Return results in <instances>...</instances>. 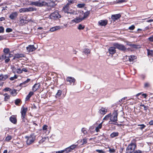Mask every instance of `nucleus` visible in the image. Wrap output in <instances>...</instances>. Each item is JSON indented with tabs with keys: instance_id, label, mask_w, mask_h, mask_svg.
<instances>
[{
	"instance_id": "58",
	"label": "nucleus",
	"mask_w": 153,
	"mask_h": 153,
	"mask_svg": "<svg viewBox=\"0 0 153 153\" xmlns=\"http://www.w3.org/2000/svg\"><path fill=\"white\" fill-rule=\"evenodd\" d=\"M65 151V149L64 150H62L59 151H56V153H64Z\"/></svg>"
},
{
	"instance_id": "13",
	"label": "nucleus",
	"mask_w": 153,
	"mask_h": 153,
	"mask_svg": "<svg viewBox=\"0 0 153 153\" xmlns=\"http://www.w3.org/2000/svg\"><path fill=\"white\" fill-rule=\"evenodd\" d=\"M66 80L67 82H69L70 84H71L72 83H73V85L75 82V80L74 78L72 77H67L66 79Z\"/></svg>"
},
{
	"instance_id": "45",
	"label": "nucleus",
	"mask_w": 153,
	"mask_h": 153,
	"mask_svg": "<svg viewBox=\"0 0 153 153\" xmlns=\"http://www.w3.org/2000/svg\"><path fill=\"white\" fill-rule=\"evenodd\" d=\"M4 53L8 54L10 50L8 48H5L4 50Z\"/></svg>"
},
{
	"instance_id": "11",
	"label": "nucleus",
	"mask_w": 153,
	"mask_h": 153,
	"mask_svg": "<svg viewBox=\"0 0 153 153\" xmlns=\"http://www.w3.org/2000/svg\"><path fill=\"white\" fill-rule=\"evenodd\" d=\"M36 48L33 45H30L26 47V49L29 52H33L35 51Z\"/></svg>"
},
{
	"instance_id": "50",
	"label": "nucleus",
	"mask_w": 153,
	"mask_h": 153,
	"mask_svg": "<svg viewBox=\"0 0 153 153\" xmlns=\"http://www.w3.org/2000/svg\"><path fill=\"white\" fill-rule=\"evenodd\" d=\"M109 152L110 153H115V150L114 149L109 148Z\"/></svg>"
},
{
	"instance_id": "8",
	"label": "nucleus",
	"mask_w": 153,
	"mask_h": 153,
	"mask_svg": "<svg viewBox=\"0 0 153 153\" xmlns=\"http://www.w3.org/2000/svg\"><path fill=\"white\" fill-rule=\"evenodd\" d=\"M50 17L51 18L56 19L60 18L61 16L57 11H55L51 14Z\"/></svg>"
},
{
	"instance_id": "28",
	"label": "nucleus",
	"mask_w": 153,
	"mask_h": 153,
	"mask_svg": "<svg viewBox=\"0 0 153 153\" xmlns=\"http://www.w3.org/2000/svg\"><path fill=\"white\" fill-rule=\"evenodd\" d=\"M8 76L7 75H3L2 74L0 75V80L4 81L7 79Z\"/></svg>"
},
{
	"instance_id": "1",
	"label": "nucleus",
	"mask_w": 153,
	"mask_h": 153,
	"mask_svg": "<svg viewBox=\"0 0 153 153\" xmlns=\"http://www.w3.org/2000/svg\"><path fill=\"white\" fill-rule=\"evenodd\" d=\"M118 114L117 111H115L110 117V120L109 121V123L111 124H115L114 123L117 120Z\"/></svg>"
},
{
	"instance_id": "59",
	"label": "nucleus",
	"mask_w": 153,
	"mask_h": 153,
	"mask_svg": "<svg viewBox=\"0 0 153 153\" xmlns=\"http://www.w3.org/2000/svg\"><path fill=\"white\" fill-rule=\"evenodd\" d=\"M12 29L10 28H7L6 29V31L7 32H12Z\"/></svg>"
},
{
	"instance_id": "46",
	"label": "nucleus",
	"mask_w": 153,
	"mask_h": 153,
	"mask_svg": "<svg viewBox=\"0 0 153 153\" xmlns=\"http://www.w3.org/2000/svg\"><path fill=\"white\" fill-rule=\"evenodd\" d=\"M138 126H140V127L139 128L142 130L146 127V126L144 124H139L138 125Z\"/></svg>"
},
{
	"instance_id": "21",
	"label": "nucleus",
	"mask_w": 153,
	"mask_h": 153,
	"mask_svg": "<svg viewBox=\"0 0 153 153\" xmlns=\"http://www.w3.org/2000/svg\"><path fill=\"white\" fill-rule=\"evenodd\" d=\"M40 86V85L39 83L35 84L33 86L32 90L33 92H35L39 88Z\"/></svg>"
},
{
	"instance_id": "56",
	"label": "nucleus",
	"mask_w": 153,
	"mask_h": 153,
	"mask_svg": "<svg viewBox=\"0 0 153 153\" xmlns=\"http://www.w3.org/2000/svg\"><path fill=\"white\" fill-rule=\"evenodd\" d=\"M127 0H118L117 1V3H122L126 2Z\"/></svg>"
},
{
	"instance_id": "57",
	"label": "nucleus",
	"mask_w": 153,
	"mask_h": 153,
	"mask_svg": "<svg viewBox=\"0 0 153 153\" xmlns=\"http://www.w3.org/2000/svg\"><path fill=\"white\" fill-rule=\"evenodd\" d=\"M96 151L99 153H104V152L102 150L97 149Z\"/></svg>"
},
{
	"instance_id": "54",
	"label": "nucleus",
	"mask_w": 153,
	"mask_h": 153,
	"mask_svg": "<svg viewBox=\"0 0 153 153\" xmlns=\"http://www.w3.org/2000/svg\"><path fill=\"white\" fill-rule=\"evenodd\" d=\"M17 78V76L16 75H15L13 77H11L10 78V80H13L15 79H16Z\"/></svg>"
},
{
	"instance_id": "48",
	"label": "nucleus",
	"mask_w": 153,
	"mask_h": 153,
	"mask_svg": "<svg viewBox=\"0 0 153 153\" xmlns=\"http://www.w3.org/2000/svg\"><path fill=\"white\" fill-rule=\"evenodd\" d=\"M12 139V137L10 136H7L5 138V140L6 141H8Z\"/></svg>"
},
{
	"instance_id": "49",
	"label": "nucleus",
	"mask_w": 153,
	"mask_h": 153,
	"mask_svg": "<svg viewBox=\"0 0 153 153\" xmlns=\"http://www.w3.org/2000/svg\"><path fill=\"white\" fill-rule=\"evenodd\" d=\"M16 72L18 74H21L22 72V71L20 68H18L16 70Z\"/></svg>"
},
{
	"instance_id": "36",
	"label": "nucleus",
	"mask_w": 153,
	"mask_h": 153,
	"mask_svg": "<svg viewBox=\"0 0 153 153\" xmlns=\"http://www.w3.org/2000/svg\"><path fill=\"white\" fill-rule=\"evenodd\" d=\"M7 57H8V54H5V53H4V54H3L0 57V59H6Z\"/></svg>"
},
{
	"instance_id": "20",
	"label": "nucleus",
	"mask_w": 153,
	"mask_h": 153,
	"mask_svg": "<svg viewBox=\"0 0 153 153\" xmlns=\"http://www.w3.org/2000/svg\"><path fill=\"white\" fill-rule=\"evenodd\" d=\"M18 15L17 12H15L11 13L9 16V18L11 19H14Z\"/></svg>"
},
{
	"instance_id": "40",
	"label": "nucleus",
	"mask_w": 153,
	"mask_h": 153,
	"mask_svg": "<svg viewBox=\"0 0 153 153\" xmlns=\"http://www.w3.org/2000/svg\"><path fill=\"white\" fill-rule=\"evenodd\" d=\"M85 28V26L81 24H79L78 25V29L79 30H83Z\"/></svg>"
},
{
	"instance_id": "30",
	"label": "nucleus",
	"mask_w": 153,
	"mask_h": 153,
	"mask_svg": "<svg viewBox=\"0 0 153 153\" xmlns=\"http://www.w3.org/2000/svg\"><path fill=\"white\" fill-rule=\"evenodd\" d=\"M103 122L100 123L98 126L96 128L95 130L97 132L99 131V129L102 128V124Z\"/></svg>"
},
{
	"instance_id": "31",
	"label": "nucleus",
	"mask_w": 153,
	"mask_h": 153,
	"mask_svg": "<svg viewBox=\"0 0 153 153\" xmlns=\"http://www.w3.org/2000/svg\"><path fill=\"white\" fill-rule=\"evenodd\" d=\"M33 94V92H30L29 94L26 96L25 100H27Z\"/></svg>"
},
{
	"instance_id": "64",
	"label": "nucleus",
	"mask_w": 153,
	"mask_h": 153,
	"mask_svg": "<svg viewBox=\"0 0 153 153\" xmlns=\"http://www.w3.org/2000/svg\"><path fill=\"white\" fill-rule=\"evenodd\" d=\"M149 84L148 83H146L144 84V86L146 87H148L149 86Z\"/></svg>"
},
{
	"instance_id": "37",
	"label": "nucleus",
	"mask_w": 153,
	"mask_h": 153,
	"mask_svg": "<svg viewBox=\"0 0 153 153\" xmlns=\"http://www.w3.org/2000/svg\"><path fill=\"white\" fill-rule=\"evenodd\" d=\"M85 5V4L84 3H80L78 4L77 6L79 8H82Z\"/></svg>"
},
{
	"instance_id": "4",
	"label": "nucleus",
	"mask_w": 153,
	"mask_h": 153,
	"mask_svg": "<svg viewBox=\"0 0 153 153\" xmlns=\"http://www.w3.org/2000/svg\"><path fill=\"white\" fill-rule=\"evenodd\" d=\"M34 20H32L31 19H28L27 17L26 16L24 19H21L19 21V22L21 25H23L28 23L29 22H34Z\"/></svg>"
},
{
	"instance_id": "23",
	"label": "nucleus",
	"mask_w": 153,
	"mask_h": 153,
	"mask_svg": "<svg viewBox=\"0 0 153 153\" xmlns=\"http://www.w3.org/2000/svg\"><path fill=\"white\" fill-rule=\"evenodd\" d=\"M82 15H83V16H82V18H83V19L86 18L87 16L89 15L90 14V11H87L85 13H83V11H82Z\"/></svg>"
},
{
	"instance_id": "25",
	"label": "nucleus",
	"mask_w": 153,
	"mask_h": 153,
	"mask_svg": "<svg viewBox=\"0 0 153 153\" xmlns=\"http://www.w3.org/2000/svg\"><path fill=\"white\" fill-rule=\"evenodd\" d=\"M128 57L130 62H133L137 58L136 56L134 55H131L130 56H128Z\"/></svg>"
},
{
	"instance_id": "22",
	"label": "nucleus",
	"mask_w": 153,
	"mask_h": 153,
	"mask_svg": "<svg viewBox=\"0 0 153 153\" xmlns=\"http://www.w3.org/2000/svg\"><path fill=\"white\" fill-rule=\"evenodd\" d=\"M108 51L110 54H113L116 52L115 48L114 47H111L108 49Z\"/></svg>"
},
{
	"instance_id": "26",
	"label": "nucleus",
	"mask_w": 153,
	"mask_h": 153,
	"mask_svg": "<svg viewBox=\"0 0 153 153\" xmlns=\"http://www.w3.org/2000/svg\"><path fill=\"white\" fill-rule=\"evenodd\" d=\"M107 111L106 109L102 108L101 109L99 110V112L102 114H105Z\"/></svg>"
},
{
	"instance_id": "16",
	"label": "nucleus",
	"mask_w": 153,
	"mask_h": 153,
	"mask_svg": "<svg viewBox=\"0 0 153 153\" xmlns=\"http://www.w3.org/2000/svg\"><path fill=\"white\" fill-rule=\"evenodd\" d=\"M10 120L13 124H16L17 122L16 116V115H12L10 117Z\"/></svg>"
},
{
	"instance_id": "44",
	"label": "nucleus",
	"mask_w": 153,
	"mask_h": 153,
	"mask_svg": "<svg viewBox=\"0 0 153 153\" xmlns=\"http://www.w3.org/2000/svg\"><path fill=\"white\" fill-rule=\"evenodd\" d=\"M10 93L13 96H15L16 95V91L15 90H13L11 91Z\"/></svg>"
},
{
	"instance_id": "19",
	"label": "nucleus",
	"mask_w": 153,
	"mask_h": 153,
	"mask_svg": "<svg viewBox=\"0 0 153 153\" xmlns=\"http://www.w3.org/2000/svg\"><path fill=\"white\" fill-rule=\"evenodd\" d=\"M69 3H67L66 5L63 8V11L68 14L69 12L70 11V8L69 6Z\"/></svg>"
},
{
	"instance_id": "14",
	"label": "nucleus",
	"mask_w": 153,
	"mask_h": 153,
	"mask_svg": "<svg viewBox=\"0 0 153 153\" xmlns=\"http://www.w3.org/2000/svg\"><path fill=\"white\" fill-rule=\"evenodd\" d=\"M83 20V18H82V16L80 15L79 16V17H77L74 19L72 20L71 21V22H75L76 23H78L81 21L82 20Z\"/></svg>"
},
{
	"instance_id": "35",
	"label": "nucleus",
	"mask_w": 153,
	"mask_h": 153,
	"mask_svg": "<svg viewBox=\"0 0 153 153\" xmlns=\"http://www.w3.org/2000/svg\"><path fill=\"white\" fill-rule=\"evenodd\" d=\"M147 53L148 55L149 56H153V50H149L147 49Z\"/></svg>"
},
{
	"instance_id": "32",
	"label": "nucleus",
	"mask_w": 153,
	"mask_h": 153,
	"mask_svg": "<svg viewBox=\"0 0 153 153\" xmlns=\"http://www.w3.org/2000/svg\"><path fill=\"white\" fill-rule=\"evenodd\" d=\"M4 100L7 101L10 99V96L7 94H4Z\"/></svg>"
},
{
	"instance_id": "5",
	"label": "nucleus",
	"mask_w": 153,
	"mask_h": 153,
	"mask_svg": "<svg viewBox=\"0 0 153 153\" xmlns=\"http://www.w3.org/2000/svg\"><path fill=\"white\" fill-rule=\"evenodd\" d=\"M26 138L27 139L26 143L28 145H30L34 141L35 137L33 135H31L28 137H26Z\"/></svg>"
},
{
	"instance_id": "29",
	"label": "nucleus",
	"mask_w": 153,
	"mask_h": 153,
	"mask_svg": "<svg viewBox=\"0 0 153 153\" xmlns=\"http://www.w3.org/2000/svg\"><path fill=\"white\" fill-rule=\"evenodd\" d=\"M83 52L85 54L87 55L88 54L90 53V50L88 48H85L83 50Z\"/></svg>"
},
{
	"instance_id": "38",
	"label": "nucleus",
	"mask_w": 153,
	"mask_h": 153,
	"mask_svg": "<svg viewBox=\"0 0 153 153\" xmlns=\"http://www.w3.org/2000/svg\"><path fill=\"white\" fill-rule=\"evenodd\" d=\"M81 142L82 143L81 145H83L86 144L87 142V139L86 138H84L81 140Z\"/></svg>"
},
{
	"instance_id": "10",
	"label": "nucleus",
	"mask_w": 153,
	"mask_h": 153,
	"mask_svg": "<svg viewBox=\"0 0 153 153\" xmlns=\"http://www.w3.org/2000/svg\"><path fill=\"white\" fill-rule=\"evenodd\" d=\"M77 145L73 144L70 146L65 148V150L66 153H68L75 148L77 146Z\"/></svg>"
},
{
	"instance_id": "41",
	"label": "nucleus",
	"mask_w": 153,
	"mask_h": 153,
	"mask_svg": "<svg viewBox=\"0 0 153 153\" xmlns=\"http://www.w3.org/2000/svg\"><path fill=\"white\" fill-rule=\"evenodd\" d=\"M81 131L85 135H86L87 134V131L86 129L84 128H82Z\"/></svg>"
},
{
	"instance_id": "24",
	"label": "nucleus",
	"mask_w": 153,
	"mask_h": 153,
	"mask_svg": "<svg viewBox=\"0 0 153 153\" xmlns=\"http://www.w3.org/2000/svg\"><path fill=\"white\" fill-rule=\"evenodd\" d=\"M60 29L61 28L60 26H56L51 28L50 29L49 31L51 32H53L58 30Z\"/></svg>"
},
{
	"instance_id": "27",
	"label": "nucleus",
	"mask_w": 153,
	"mask_h": 153,
	"mask_svg": "<svg viewBox=\"0 0 153 153\" xmlns=\"http://www.w3.org/2000/svg\"><path fill=\"white\" fill-rule=\"evenodd\" d=\"M72 14L74 15H76L77 14V12L76 10L73 9H70L69 12L68 14Z\"/></svg>"
},
{
	"instance_id": "12",
	"label": "nucleus",
	"mask_w": 153,
	"mask_h": 153,
	"mask_svg": "<svg viewBox=\"0 0 153 153\" xmlns=\"http://www.w3.org/2000/svg\"><path fill=\"white\" fill-rule=\"evenodd\" d=\"M108 23V21L106 20H101L98 22V25L100 26H105Z\"/></svg>"
},
{
	"instance_id": "63",
	"label": "nucleus",
	"mask_w": 153,
	"mask_h": 153,
	"mask_svg": "<svg viewBox=\"0 0 153 153\" xmlns=\"http://www.w3.org/2000/svg\"><path fill=\"white\" fill-rule=\"evenodd\" d=\"M7 58L5 60V61L6 63H7L10 60V59L8 57H7Z\"/></svg>"
},
{
	"instance_id": "62",
	"label": "nucleus",
	"mask_w": 153,
	"mask_h": 153,
	"mask_svg": "<svg viewBox=\"0 0 153 153\" xmlns=\"http://www.w3.org/2000/svg\"><path fill=\"white\" fill-rule=\"evenodd\" d=\"M68 1V3L69 4H73V3L74 2V0H67Z\"/></svg>"
},
{
	"instance_id": "6",
	"label": "nucleus",
	"mask_w": 153,
	"mask_h": 153,
	"mask_svg": "<svg viewBox=\"0 0 153 153\" xmlns=\"http://www.w3.org/2000/svg\"><path fill=\"white\" fill-rule=\"evenodd\" d=\"M27 110V108H25L24 107H22L21 108V118L22 119L23 121H25V119Z\"/></svg>"
},
{
	"instance_id": "39",
	"label": "nucleus",
	"mask_w": 153,
	"mask_h": 153,
	"mask_svg": "<svg viewBox=\"0 0 153 153\" xmlns=\"http://www.w3.org/2000/svg\"><path fill=\"white\" fill-rule=\"evenodd\" d=\"M23 56V55L22 54H16L14 56L13 59H15L16 58H18L20 57H22Z\"/></svg>"
},
{
	"instance_id": "51",
	"label": "nucleus",
	"mask_w": 153,
	"mask_h": 153,
	"mask_svg": "<svg viewBox=\"0 0 153 153\" xmlns=\"http://www.w3.org/2000/svg\"><path fill=\"white\" fill-rule=\"evenodd\" d=\"M3 91H10L11 89L9 88H6L3 90Z\"/></svg>"
},
{
	"instance_id": "34",
	"label": "nucleus",
	"mask_w": 153,
	"mask_h": 153,
	"mask_svg": "<svg viewBox=\"0 0 153 153\" xmlns=\"http://www.w3.org/2000/svg\"><path fill=\"white\" fill-rule=\"evenodd\" d=\"M62 91L61 90H59L58 91L57 93L56 94V96L57 98H59L62 94Z\"/></svg>"
},
{
	"instance_id": "15",
	"label": "nucleus",
	"mask_w": 153,
	"mask_h": 153,
	"mask_svg": "<svg viewBox=\"0 0 153 153\" xmlns=\"http://www.w3.org/2000/svg\"><path fill=\"white\" fill-rule=\"evenodd\" d=\"M121 16L120 14L113 15H112L111 18L114 21H115L120 18Z\"/></svg>"
},
{
	"instance_id": "43",
	"label": "nucleus",
	"mask_w": 153,
	"mask_h": 153,
	"mask_svg": "<svg viewBox=\"0 0 153 153\" xmlns=\"http://www.w3.org/2000/svg\"><path fill=\"white\" fill-rule=\"evenodd\" d=\"M48 137H45L42 138V139L39 141L40 143H43L46 140H47Z\"/></svg>"
},
{
	"instance_id": "52",
	"label": "nucleus",
	"mask_w": 153,
	"mask_h": 153,
	"mask_svg": "<svg viewBox=\"0 0 153 153\" xmlns=\"http://www.w3.org/2000/svg\"><path fill=\"white\" fill-rule=\"evenodd\" d=\"M140 106H143V108H144V110H146L148 108V106H145L143 104H141L140 105Z\"/></svg>"
},
{
	"instance_id": "9",
	"label": "nucleus",
	"mask_w": 153,
	"mask_h": 153,
	"mask_svg": "<svg viewBox=\"0 0 153 153\" xmlns=\"http://www.w3.org/2000/svg\"><path fill=\"white\" fill-rule=\"evenodd\" d=\"M34 10L33 8L29 7L27 8H22L20 9L19 11L20 13H24L29 11H32Z\"/></svg>"
},
{
	"instance_id": "7",
	"label": "nucleus",
	"mask_w": 153,
	"mask_h": 153,
	"mask_svg": "<svg viewBox=\"0 0 153 153\" xmlns=\"http://www.w3.org/2000/svg\"><path fill=\"white\" fill-rule=\"evenodd\" d=\"M113 45L117 49L123 51H125L127 50L126 48L122 44L117 43H114L113 44Z\"/></svg>"
},
{
	"instance_id": "17",
	"label": "nucleus",
	"mask_w": 153,
	"mask_h": 153,
	"mask_svg": "<svg viewBox=\"0 0 153 153\" xmlns=\"http://www.w3.org/2000/svg\"><path fill=\"white\" fill-rule=\"evenodd\" d=\"M48 126L46 125H44L42 127V131L45 132L46 134H48L50 131L48 130Z\"/></svg>"
},
{
	"instance_id": "53",
	"label": "nucleus",
	"mask_w": 153,
	"mask_h": 153,
	"mask_svg": "<svg viewBox=\"0 0 153 153\" xmlns=\"http://www.w3.org/2000/svg\"><path fill=\"white\" fill-rule=\"evenodd\" d=\"M20 100L19 99H17L15 101V104L16 105H18L20 102Z\"/></svg>"
},
{
	"instance_id": "60",
	"label": "nucleus",
	"mask_w": 153,
	"mask_h": 153,
	"mask_svg": "<svg viewBox=\"0 0 153 153\" xmlns=\"http://www.w3.org/2000/svg\"><path fill=\"white\" fill-rule=\"evenodd\" d=\"M4 28L2 27H0V33H1L4 32Z\"/></svg>"
},
{
	"instance_id": "3",
	"label": "nucleus",
	"mask_w": 153,
	"mask_h": 153,
	"mask_svg": "<svg viewBox=\"0 0 153 153\" xmlns=\"http://www.w3.org/2000/svg\"><path fill=\"white\" fill-rule=\"evenodd\" d=\"M136 147V145L134 143L129 144L126 148L127 153H131L133 152Z\"/></svg>"
},
{
	"instance_id": "42",
	"label": "nucleus",
	"mask_w": 153,
	"mask_h": 153,
	"mask_svg": "<svg viewBox=\"0 0 153 153\" xmlns=\"http://www.w3.org/2000/svg\"><path fill=\"white\" fill-rule=\"evenodd\" d=\"M111 116V114H109L106 116L105 117L103 118V120H108L110 117H110Z\"/></svg>"
},
{
	"instance_id": "61",
	"label": "nucleus",
	"mask_w": 153,
	"mask_h": 153,
	"mask_svg": "<svg viewBox=\"0 0 153 153\" xmlns=\"http://www.w3.org/2000/svg\"><path fill=\"white\" fill-rule=\"evenodd\" d=\"M148 39L150 41L153 42V36H152L149 38Z\"/></svg>"
},
{
	"instance_id": "47",
	"label": "nucleus",
	"mask_w": 153,
	"mask_h": 153,
	"mask_svg": "<svg viewBox=\"0 0 153 153\" xmlns=\"http://www.w3.org/2000/svg\"><path fill=\"white\" fill-rule=\"evenodd\" d=\"M143 151L140 150H137L135 151L133 153H143Z\"/></svg>"
},
{
	"instance_id": "2",
	"label": "nucleus",
	"mask_w": 153,
	"mask_h": 153,
	"mask_svg": "<svg viewBox=\"0 0 153 153\" xmlns=\"http://www.w3.org/2000/svg\"><path fill=\"white\" fill-rule=\"evenodd\" d=\"M32 4L33 5L39 7L46 6L48 5V3L44 0H40L38 1L33 2Z\"/></svg>"
},
{
	"instance_id": "18",
	"label": "nucleus",
	"mask_w": 153,
	"mask_h": 153,
	"mask_svg": "<svg viewBox=\"0 0 153 153\" xmlns=\"http://www.w3.org/2000/svg\"><path fill=\"white\" fill-rule=\"evenodd\" d=\"M30 79H27L26 81L20 84V85L22 87H26L28 85V82L30 81Z\"/></svg>"
},
{
	"instance_id": "55",
	"label": "nucleus",
	"mask_w": 153,
	"mask_h": 153,
	"mask_svg": "<svg viewBox=\"0 0 153 153\" xmlns=\"http://www.w3.org/2000/svg\"><path fill=\"white\" fill-rule=\"evenodd\" d=\"M135 28V26L134 25H132L128 27V29L130 30H133Z\"/></svg>"
},
{
	"instance_id": "33",
	"label": "nucleus",
	"mask_w": 153,
	"mask_h": 153,
	"mask_svg": "<svg viewBox=\"0 0 153 153\" xmlns=\"http://www.w3.org/2000/svg\"><path fill=\"white\" fill-rule=\"evenodd\" d=\"M118 135V132H113L111 134L110 136L112 138H114L117 136Z\"/></svg>"
}]
</instances>
